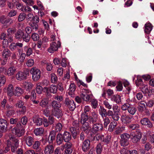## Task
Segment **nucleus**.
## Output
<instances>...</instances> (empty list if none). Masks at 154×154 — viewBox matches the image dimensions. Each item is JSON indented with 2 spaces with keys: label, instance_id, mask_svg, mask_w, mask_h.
<instances>
[{
  "label": "nucleus",
  "instance_id": "58836bf2",
  "mask_svg": "<svg viewBox=\"0 0 154 154\" xmlns=\"http://www.w3.org/2000/svg\"><path fill=\"white\" fill-rule=\"evenodd\" d=\"M11 53L9 49L7 48L4 49L2 52V55L5 56V57L7 58L8 57H10Z\"/></svg>",
  "mask_w": 154,
  "mask_h": 154
},
{
  "label": "nucleus",
  "instance_id": "e433bc0d",
  "mask_svg": "<svg viewBox=\"0 0 154 154\" xmlns=\"http://www.w3.org/2000/svg\"><path fill=\"white\" fill-rule=\"evenodd\" d=\"M63 126L60 122H58L56 124L54 131L56 132L60 133L62 129Z\"/></svg>",
  "mask_w": 154,
  "mask_h": 154
},
{
  "label": "nucleus",
  "instance_id": "bf43d9fd",
  "mask_svg": "<svg viewBox=\"0 0 154 154\" xmlns=\"http://www.w3.org/2000/svg\"><path fill=\"white\" fill-rule=\"evenodd\" d=\"M111 137L109 135L106 136L105 138L103 137L102 141L106 144H108L110 142Z\"/></svg>",
  "mask_w": 154,
  "mask_h": 154
},
{
  "label": "nucleus",
  "instance_id": "bb28decb",
  "mask_svg": "<svg viewBox=\"0 0 154 154\" xmlns=\"http://www.w3.org/2000/svg\"><path fill=\"white\" fill-rule=\"evenodd\" d=\"M23 93V91L22 89L18 87H16L14 93L15 96H20Z\"/></svg>",
  "mask_w": 154,
  "mask_h": 154
},
{
  "label": "nucleus",
  "instance_id": "49530a36",
  "mask_svg": "<svg viewBox=\"0 0 154 154\" xmlns=\"http://www.w3.org/2000/svg\"><path fill=\"white\" fill-rule=\"evenodd\" d=\"M88 118L89 116H88V114L82 113L81 115V122L88 121Z\"/></svg>",
  "mask_w": 154,
  "mask_h": 154
},
{
  "label": "nucleus",
  "instance_id": "f3484780",
  "mask_svg": "<svg viewBox=\"0 0 154 154\" xmlns=\"http://www.w3.org/2000/svg\"><path fill=\"white\" fill-rule=\"evenodd\" d=\"M7 121L4 119H0V127L2 132H5L7 131Z\"/></svg>",
  "mask_w": 154,
  "mask_h": 154
},
{
  "label": "nucleus",
  "instance_id": "b1692460",
  "mask_svg": "<svg viewBox=\"0 0 154 154\" xmlns=\"http://www.w3.org/2000/svg\"><path fill=\"white\" fill-rule=\"evenodd\" d=\"M140 88L141 91L144 94H147L149 96L150 93V90L148 88V86L144 85H143L140 87Z\"/></svg>",
  "mask_w": 154,
  "mask_h": 154
},
{
  "label": "nucleus",
  "instance_id": "f03ea898",
  "mask_svg": "<svg viewBox=\"0 0 154 154\" xmlns=\"http://www.w3.org/2000/svg\"><path fill=\"white\" fill-rule=\"evenodd\" d=\"M29 75V70L28 69H25L23 71H19L16 74V77L19 81L26 79Z\"/></svg>",
  "mask_w": 154,
  "mask_h": 154
},
{
  "label": "nucleus",
  "instance_id": "2eb2a0df",
  "mask_svg": "<svg viewBox=\"0 0 154 154\" xmlns=\"http://www.w3.org/2000/svg\"><path fill=\"white\" fill-rule=\"evenodd\" d=\"M56 133L54 130L50 131L48 140L49 143H53V142L55 140L56 138Z\"/></svg>",
  "mask_w": 154,
  "mask_h": 154
},
{
  "label": "nucleus",
  "instance_id": "864d4df0",
  "mask_svg": "<svg viewBox=\"0 0 154 154\" xmlns=\"http://www.w3.org/2000/svg\"><path fill=\"white\" fill-rule=\"evenodd\" d=\"M128 110L130 114L133 115H134L136 112L137 109L135 107L131 105Z\"/></svg>",
  "mask_w": 154,
  "mask_h": 154
},
{
  "label": "nucleus",
  "instance_id": "f8f14e48",
  "mask_svg": "<svg viewBox=\"0 0 154 154\" xmlns=\"http://www.w3.org/2000/svg\"><path fill=\"white\" fill-rule=\"evenodd\" d=\"M98 120V115L96 112L92 113L91 116H89L88 122L90 124H94L96 123Z\"/></svg>",
  "mask_w": 154,
  "mask_h": 154
},
{
  "label": "nucleus",
  "instance_id": "0e129e2a",
  "mask_svg": "<svg viewBox=\"0 0 154 154\" xmlns=\"http://www.w3.org/2000/svg\"><path fill=\"white\" fill-rule=\"evenodd\" d=\"M89 123L88 122H82V129L91 128V127L89 125Z\"/></svg>",
  "mask_w": 154,
  "mask_h": 154
},
{
  "label": "nucleus",
  "instance_id": "423d86ee",
  "mask_svg": "<svg viewBox=\"0 0 154 154\" xmlns=\"http://www.w3.org/2000/svg\"><path fill=\"white\" fill-rule=\"evenodd\" d=\"M61 43L60 41H58L57 43L52 42L50 44V46L48 49V51L50 53H53L54 51L58 50L59 47H60Z\"/></svg>",
  "mask_w": 154,
  "mask_h": 154
},
{
  "label": "nucleus",
  "instance_id": "4468645a",
  "mask_svg": "<svg viewBox=\"0 0 154 154\" xmlns=\"http://www.w3.org/2000/svg\"><path fill=\"white\" fill-rule=\"evenodd\" d=\"M51 114L53 116L58 119L61 118L63 115L62 110L59 108L52 109Z\"/></svg>",
  "mask_w": 154,
  "mask_h": 154
},
{
  "label": "nucleus",
  "instance_id": "37998d69",
  "mask_svg": "<svg viewBox=\"0 0 154 154\" xmlns=\"http://www.w3.org/2000/svg\"><path fill=\"white\" fill-rule=\"evenodd\" d=\"M72 126L71 127H73L74 128L79 129V128L80 126L79 121V120H75L73 121Z\"/></svg>",
  "mask_w": 154,
  "mask_h": 154
},
{
  "label": "nucleus",
  "instance_id": "dca6fc26",
  "mask_svg": "<svg viewBox=\"0 0 154 154\" xmlns=\"http://www.w3.org/2000/svg\"><path fill=\"white\" fill-rule=\"evenodd\" d=\"M10 123L11 124L15 125L16 127L18 128H21L23 127V126L20 123V119L18 118L14 119L11 118L10 119Z\"/></svg>",
  "mask_w": 154,
  "mask_h": 154
},
{
  "label": "nucleus",
  "instance_id": "6e6d98bb",
  "mask_svg": "<svg viewBox=\"0 0 154 154\" xmlns=\"http://www.w3.org/2000/svg\"><path fill=\"white\" fill-rule=\"evenodd\" d=\"M36 93L38 94H41L43 90V87L40 85H37L35 88Z\"/></svg>",
  "mask_w": 154,
  "mask_h": 154
},
{
  "label": "nucleus",
  "instance_id": "a878e982",
  "mask_svg": "<svg viewBox=\"0 0 154 154\" xmlns=\"http://www.w3.org/2000/svg\"><path fill=\"white\" fill-rule=\"evenodd\" d=\"M6 90H7V94L8 96L11 97L14 94L13 92V86L11 84L9 85L7 89H5Z\"/></svg>",
  "mask_w": 154,
  "mask_h": 154
},
{
  "label": "nucleus",
  "instance_id": "4d7b16f0",
  "mask_svg": "<svg viewBox=\"0 0 154 154\" xmlns=\"http://www.w3.org/2000/svg\"><path fill=\"white\" fill-rule=\"evenodd\" d=\"M50 88L48 87H43V91L46 94L47 97H50L51 96V93L49 91Z\"/></svg>",
  "mask_w": 154,
  "mask_h": 154
},
{
  "label": "nucleus",
  "instance_id": "f704fd0d",
  "mask_svg": "<svg viewBox=\"0 0 154 154\" xmlns=\"http://www.w3.org/2000/svg\"><path fill=\"white\" fill-rule=\"evenodd\" d=\"M117 125V122H116L113 121L111 122L109 126V131L111 132H112L116 126Z\"/></svg>",
  "mask_w": 154,
  "mask_h": 154
},
{
  "label": "nucleus",
  "instance_id": "2f4dec72",
  "mask_svg": "<svg viewBox=\"0 0 154 154\" xmlns=\"http://www.w3.org/2000/svg\"><path fill=\"white\" fill-rule=\"evenodd\" d=\"M23 102L20 101L16 104V105L19 107L21 108L20 111L23 113H24L26 112V107L25 106H23Z\"/></svg>",
  "mask_w": 154,
  "mask_h": 154
},
{
  "label": "nucleus",
  "instance_id": "7c9ffc66",
  "mask_svg": "<svg viewBox=\"0 0 154 154\" xmlns=\"http://www.w3.org/2000/svg\"><path fill=\"white\" fill-rule=\"evenodd\" d=\"M16 69L14 66H11L9 67L7 71V74L9 76H11L14 75Z\"/></svg>",
  "mask_w": 154,
  "mask_h": 154
},
{
  "label": "nucleus",
  "instance_id": "a211bd4d",
  "mask_svg": "<svg viewBox=\"0 0 154 154\" xmlns=\"http://www.w3.org/2000/svg\"><path fill=\"white\" fill-rule=\"evenodd\" d=\"M54 151V147L52 144L47 145L45 148V154H52Z\"/></svg>",
  "mask_w": 154,
  "mask_h": 154
},
{
  "label": "nucleus",
  "instance_id": "13d9d810",
  "mask_svg": "<svg viewBox=\"0 0 154 154\" xmlns=\"http://www.w3.org/2000/svg\"><path fill=\"white\" fill-rule=\"evenodd\" d=\"M20 120V122L22 123V125L23 126L22 128H24V125H25L28 121L27 118L26 116L23 117Z\"/></svg>",
  "mask_w": 154,
  "mask_h": 154
},
{
  "label": "nucleus",
  "instance_id": "69168bd1",
  "mask_svg": "<svg viewBox=\"0 0 154 154\" xmlns=\"http://www.w3.org/2000/svg\"><path fill=\"white\" fill-rule=\"evenodd\" d=\"M131 104L128 103H125L122 105L121 109L123 110L124 111H125L127 110H128L130 107V106H131Z\"/></svg>",
  "mask_w": 154,
  "mask_h": 154
},
{
  "label": "nucleus",
  "instance_id": "79ce46f5",
  "mask_svg": "<svg viewBox=\"0 0 154 154\" xmlns=\"http://www.w3.org/2000/svg\"><path fill=\"white\" fill-rule=\"evenodd\" d=\"M15 111L13 109H7L6 112V115L8 117H10L11 116L14 115Z\"/></svg>",
  "mask_w": 154,
  "mask_h": 154
},
{
  "label": "nucleus",
  "instance_id": "f257e3e1",
  "mask_svg": "<svg viewBox=\"0 0 154 154\" xmlns=\"http://www.w3.org/2000/svg\"><path fill=\"white\" fill-rule=\"evenodd\" d=\"M15 30L12 28H9L7 30V34L2 32L0 34V39L1 40H5L8 39L10 42L13 41V37L12 34L15 32Z\"/></svg>",
  "mask_w": 154,
  "mask_h": 154
},
{
  "label": "nucleus",
  "instance_id": "393cba45",
  "mask_svg": "<svg viewBox=\"0 0 154 154\" xmlns=\"http://www.w3.org/2000/svg\"><path fill=\"white\" fill-rule=\"evenodd\" d=\"M33 143L34 144L32 146L33 149L35 150L36 152L41 151L42 149L41 147H40V144L39 141H35Z\"/></svg>",
  "mask_w": 154,
  "mask_h": 154
},
{
  "label": "nucleus",
  "instance_id": "c756f323",
  "mask_svg": "<svg viewBox=\"0 0 154 154\" xmlns=\"http://www.w3.org/2000/svg\"><path fill=\"white\" fill-rule=\"evenodd\" d=\"M24 88L27 91L29 92L31 91L33 85L30 82H26L25 84L24 85Z\"/></svg>",
  "mask_w": 154,
  "mask_h": 154
},
{
  "label": "nucleus",
  "instance_id": "7ed1b4c3",
  "mask_svg": "<svg viewBox=\"0 0 154 154\" xmlns=\"http://www.w3.org/2000/svg\"><path fill=\"white\" fill-rule=\"evenodd\" d=\"M10 140L11 142V151L13 152H14L17 149L19 146V140L15 137H10Z\"/></svg>",
  "mask_w": 154,
  "mask_h": 154
},
{
  "label": "nucleus",
  "instance_id": "603ef678",
  "mask_svg": "<svg viewBox=\"0 0 154 154\" xmlns=\"http://www.w3.org/2000/svg\"><path fill=\"white\" fill-rule=\"evenodd\" d=\"M112 99L117 103H119L121 102V97L119 95H117L116 96H113L112 97Z\"/></svg>",
  "mask_w": 154,
  "mask_h": 154
},
{
  "label": "nucleus",
  "instance_id": "6e6552de",
  "mask_svg": "<svg viewBox=\"0 0 154 154\" xmlns=\"http://www.w3.org/2000/svg\"><path fill=\"white\" fill-rule=\"evenodd\" d=\"M103 126L102 124L96 123L93 125L92 130L93 133H96L102 130Z\"/></svg>",
  "mask_w": 154,
  "mask_h": 154
},
{
  "label": "nucleus",
  "instance_id": "9d476101",
  "mask_svg": "<svg viewBox=\"0 0 154 154\" xmlns=\"http://www.w3.org/2000/svg\"><path fill=\"white\" fill-rule=\"evenodd\" d=\"M132 116L130 115L122 114L121 116V120L122 122L125 124H128L131 122Z\"/></svg>",
  "mask_w": 154,
  "mask_h": 154
},
{
  "label": "nucleus",
  "instance_id": "c9c22d12",
  "mask_svg": "<svg viewBox=\"0 0 154 154\" xmlns=\"http://www.w3.org/2000/svg\"><path fill=\"white\" fill-rule=\"evenodd\" d=\"M24 32L22 30H19L17 31L15 34V37L17 39L19 40L22 38Z\"/></svg>",
  "mask_w": 154,
  "mask_h": 154
},
{
  "label": "nucleus",
  "instance_id": "680f3d73",
  "mask_svg": "<svg viewBox=\"0 0 154 154\" xmlns=\"http://www.w3.org/2000/svg\"><path fill=\"white\" fill-rule=\"evenodd\" d=\"M41 85L43 87H47L50 85V82L48 81L47 80H44L40 83Z\"/></svg>",
  "mask_w": 154,
  "mask_h": 154
},
{
  "label": "nucleus",
  "instance_id": "3c124183",
  "mask_svg": "<svg viewBox=\"0 0 154 154\" xmlns=\"http://www.w3.org/2000/svg\"><path fill=\"white\" fill-rule=\"evenodd\" d=\"M26 16V14L24 12H22L19 15L18 20L19 22H21L23 21L25 18Z\"/></svg>",
  "mask_w": 154,
  "mask_h": 154
},
{
  "label": "nucleus",
  "instance_id": "e2e57ef3",
  "mask_svg": "<svg viewBox=\"0 0 154 154\" xmlns=\"http://www.w3.org/2000/svg\"><path fill=\"white\" fill-rule=\"evenodd\" d=\"M48 100L45 99L42 100L39 103V105L42 107H45L48 104Z\"/></svg>",
  "mask_w": 154,
  "mask_h": 154
},
{
  "label": "nucleus",
  "instance_id": "20e7f679",
  "mask_svg": "<svg viewBox=\"0 0 154 154\" xmlns=\"http://www.w3.org/2000/svg\"><path fill=\"white\" fill-rule=\"evenodd\" d=\"M32 72V79L33 80L36 82L38 81L41 76V73L40 70L33 67L31 70Z\"/></svg>",
  "mask_w": 154,
  "mask_h": 154
},
{
  "label": "nucleus",
  "instance_id": "39448f33",
  "mask_svg": "<svg viewBox=\"0 0 154 154\" xmlns=\"http://www.w3.org/2000/svg\"><path fill=\"white\" fill-rule=\"evenodd\" d=\"M142 137V134L139 132L135 134L134 132L131 131L130 133V137L132 141L134 143H136L139 141Z\"/></svg>",
  "mask_w": 154,
  "mask_h": 154
},
{
  "label": "nucleus",
  "instance_id": "052dcab7",
  "mask_svg": "<svg viewBox=\"0 0 154 154\" xmlns=\"http://www.w3.org/2000/svg\"><path fill=\"white\" fill-rule=\"evenodd\" d=\"M22 38L24 41L26 42H28L30 40V38L29 34L24 33Z\"/></svg>",
  "mask_w": 154,
  "mask_h": 154
},
{
  "label": "nucleus",
  "instance_id": "c85d7f7f",
  "mask_svg": "<svg viewBox=\"0 0 154 154\" xmlns=\"http://www.w3.org/2000/svg\"><path fill=\"white\" fill-rule=\"evenodd\" d=\"M85 91H83L82 94L80 95V97L84 100L86 101H89L90 99V97L89 95L87 94L85 92L86 91L85 89Z\"/></svg>",
  "mask_w": 154,
  "mask_h": 154
},
{
  "label": "nucleus",
  "instance_id": "cd10ccee",
  "mask_svg": "<svg viewBox=\"0 0 154 154\" xmlns=\"http://www.w3.org/2000/svg\"><path fill=\"white\" fill-rule=\"evenodd\" d=\"M107 112L106 110L102 106H100L99 112L100 114L102 117H106Z\"/></svg>",
  "mask_w": 154,
  "mask_h": 154
},
{
  "label": "nucleus",
  "instance_id": "4be33fe9",
  "mask_svg": "<svg viewBox=\"0 0 154 154\" xmlns=\"http://www.w3.org/2000/svg\"><path fill=\"white\" fill-rule=\"evenodd\" d=\"M63 134L60 133H59L56 135V142L57 145H60L64 141Z\"/></svg>",
  "mask_w": 154,
  "mask_h": 154
},
{
  "label": "nucleus",
  "instance_id": "412c9836",
  "mask_svg": "<svg viewBox=\"0 0 154 154\" xmlns=\"http://www.w3.org/2000/svg\"><path fill=\"white\" fill-rule=\"evenodd\" d=\"M66 149L65 151V154H71L72 150V144L71 143H66L65 144Z\"/></svg>",
  "mask_w": 154,
  "mask_h": 154
},
{
  "label": "nucleus",
  "instance_id": "5fc2aeb1",
  "mask_svg": "<svg viewBox=\"0 0 154 154\" xmlns=\"http://www.w3.org/2000/svg\"><path fill=\"white\" fill-rule=\"evenodd\" d=\"M104 135H101L99 134H97L94 137H93L92 140H93L96 139L97 141H99L100 140L102 141L103 139Z\"/></svg>",
  "mask_w": 154,
  "mask_h": 154
},
{
  "label": "nucleus",
  "instance_id": "1a4fd4ad",
  "mask_svg": "<svg viewBox=\"0 0 154 154\" xmlns=\"http://www.w3.org/2000/svg\"><path fill=\"white\" fill-rule=\"evenodd\" d=\"M91 148V143L88 139H86L82 143V149L84 152H87Z\"/></svg>",
  "mask_w": 154,
  "mask_h": 154
},
{
  "label": "nucleus",
  "instance_id": "09e8293b",
  "mask_svg": "<svg viewBox=\"0 0 154 154\" xmlns=\"http://www.w3.org/2000/svg\"><path fill=\"white\" fill-rule=\"evenodd\" d=\"M49 88V91L51 93L56 94L57 92V86L51 85Z\"/></svg>",
  "mask_w": 154,
  "mask_h": 154
},
{
  "label": "nucleus",
  "instance_id": "ddd939ff",
  "mask_svg": "<svg viewBox=\"0 0 154 154\" xmlns=\"http://www.w3.org/2000/svg\"><path fill=\"white\" fill-rule=\"evenodd\" d=\"M140 122L142 125L146 126L147 127L149 128H151L153 126L151 122L147 118H145L142 119Z\"/></svg>",
  "mask_w": 154,
  "mask_h": 154
},
{
  "label": "nucleus",
  "instance_id": "473e14b6",
  "mask_svg": "<svg viewBox=\"0 0 154 154\" xmlns=\"http://www.w3.org/2000/svg\"><path fill=\"white\" fill-rule=\"evenodd\" d=\"M128 128L129 129L131 130V131L133 130H136V132H137V131L139 127V125L137 124H131L129 125L128 126Z\"/></svg>",
  "mask_w": 154,
  "mask_h": 154
},
{
  "label": "nucleus",
  "instance_id": "de8ad7c7",
  "mask_svg": "<svg viewBox=\"0 0 154 154\" xmlns=\"http://www.w3.org/2000/svg\"><path fill=\"white\" fill-rule=\"evenodd\" d=\"M120 137L121 139L128 141L130 137V134L125 133L121 134Z\"/></svg>",
  "mask_w": 154,
  "mask_h": 154
},
{
  "label": "nucleus",
  "instance_id": "8fccbe9b",
  "mask_svg": "<svg viewBox=\"0 0 154 154\" xmlns=\"http://www.w3.org/2000/svg\"><path fill=\"white\" fill-rule=\"evenodd\" d=\"M125 127L122 126L121 127H118L116 128V131H115V134H119L125 130Z\"/></svg>",
  "mask_w": 154,
  "mask_h": 154
},
{
  "label": "nucleus",
  "instance_id": "4c0bfd02",
  "mask_svg": "<svg viewBox=\"0 0 154 154\" xmlns=\"http://www.w3.org/2000/svg\"><path fill=\"white\" fill-rule=\"evenodd\" d=\"M44 132V130L42 128H36L34 131L35 134L36 135H41Z\"/></svg>",
  "mask_w": 154,
  "mask_h": 154
},
{
  "label": "nucleus",
  "instance_id": "9b49d317",
  "mask_svg": "<svg viewBox=\"0 0 154 154\" xmlns=\"http://www.w3.org/2000/svg\"><path fill=\"white\" fill-rule=\"evenodd\" d=\"M55 121V119L51 116H49L48 121L47 119L44 118L43 121L44 126L45 127H47L50 125L53 124Z\"/></svg>",
  "mask_w": 154,
  "mask_h": 154
},
{
  "label": "nucleus",
  "instance_id": "ea45409f",
  "mask_svg": "<svg viewBox=\"0 0 154 154\" xmlns=\"http://www.w3.org/2000/svg\"><path fill=\"white\" fill-rule=\"evenodd\" d=\"M29 25L32 29L35 31H36L38 29V26L37 23H35L34 22H31L29 23Z\"/></svg>",
  "mask_w": 154,
  "mask_h": 154
},
{
  "label": "nucleus",
  "instance_id": "5701e85b",
  "mask_svg": "<svg viewBox=\"0 0 154 154\" xmlns=\"http://www.w3.org/2000/svg\"><path fill=\"white\" fill-rule=\"evenodd\" d=\"M24 139L26 144L28 146H31L32 145L33 143H34V139L31 136L25 137Z\"/></svg>",
  "mask_w": 154,
  "mask_h": 154
},
{
  "label": "nucleus",
  "instance_id": "aec40b11",
  "mask_svg": "<svg viewBox=\"0 0 154 154\" xmlns=\"http://www.w3.org/2000/svg\"><path fill=\"white\" fill-rule=\"evenodd\" d=\"M64 141L66 143H70L69 141L71 139V135L70 133L67 131H65L63 134Z\"/></svg>",
  "mask_w": 154,
  "mask_h": 154
},
{
  "label": "nucleus",
  "instance_id": "a18cd8bd",
  "mask_svg": "<svg viewBox=\"0 0 154 154\" xmlns=\"http://www.w3.org/2000/svg\"><path fill=\"white\" fill-rule=\"evenodd\" d=\"M6 146L5 147V149L4 152L6 153L8 152L10 149V147L11 145V142L10 140H8L6 141Z\"/></svg>",
  "mask_w": 154,
  "mask_h": 154
},
{
  "label": "nucleus",
  "instance_id": "72a5a7b5",
  "mask_svg": "<svg viewBox=\"0 0 154 154\" xmlns=\"http://www.w3.org/2000/svg\"><path fill=\"white\" fill-rule=\"evenodd\" d=\"M51 105L53 109H57L61 107V104L59 102L54 100L51 103Z\"/></svg>",
  "mask_w": 154,
  "mask_h": 154
},
{
  "label": "nucleus",
  "instance_id": "0eeeda50",
  "mask_svg": "<svg viewBox=\"0 0 154 154\" xmlns=\"http://www.w3.org/2000/svg\"><path fill=\"white\" fill-rule=\"evenodd\" d=\"M11 131L12 133L18 137L23 135L25 133V129L23 128H18L15 127L12 129Z\"/></svg>",
  "mask_w": 154,
  "mask_h": 154
},
{
  "label": "nucleus",
  "instance_id": "a19ab883",
  "mask_svg": "<svg viewBox=\"0 0 154 154\" xmlns=\"http://www.w3.org/2000/svg\"><path fill=\"white\" fill-rule=\"evenodd\" d=\"M145 32L147 34L149 33L151 31L152 28L151 24L148 23L145 25Z\"/></svg>",
  "mask_w": 154,
  "mask_h": 154
},
{
  "label": "nucleus",
  "instance_id": "338daca9",
  "mask_svg": "<svg viewBox=\"0 0 154 154\" xmlns=\"http://www.w3.org/2000/svg\"><path fill=\"white\" fill-rule=\"evenodd\" d=\"M72 100H70L69 98H66L64 100L63 102V104L65 106L69 108V105L70 104V102Z\"/></svg>",
  "mask_w": 154,
  "mask_h": 154
},
{
  "label": "nucleus",
  "instance_id": "774afa93",
  "mask_svg": "<svg viewBox=\"0 0 154 154\" xmlns=\"http://www.w3.org/2000/svg\"><path fill=\"white\" fill-rule=\"evenodd\" d=\"M102 147L101 144L100 143L97 144L96 147V150L98 154H100L102 151Z\"/></svg>",
  "mask_w": 154,
  "mask_h": 154
},
{
  "label": "nucleus",
  "instance_id": "6ab92c4d",
  "mask_svg": "<svg viewBox=\"0 0 154 154\" xmlns=\"http://www.w3.org/2000/svg\"><path fill=\"white\" fill-rule=\"evenodd\" d=\"M76 86L74 84L71 83L70 85L68 91V94L71 97H73L75 95L74 92L75 91Z\"/></svg>",
  "mask_w": 154,
  "mask_h": 154
},
{
  "label": "nucleus",
  "instance_id": "c03bdc74",
  "mask_svg": "<svg viewBox=\"0 0 154 154\" xmlns=\"http://www.w3.org/2000/svg\"><path fill=\"white\" fill-rule=\"evenodd\" d=\"M78 129L74 128L73 127H71L69 128V130L71 132L73 137L75 139L76 137L77 134V130Z\"/></svg>",
  "mask_w": 154,
  "mask_h": 154
}]
</instances>
